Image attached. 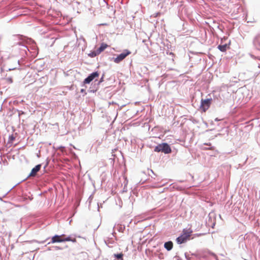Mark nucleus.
<instances>
[{"label":"nucleus","mask_w":260,"mask_h":260,"mask_svg":"<svg viewBox=\"0 0 260 260\" xmlns=\"http://www.w3.org/2000/svg\"><path fill=\"white\" fill-rule=\"evenodd\" d=\"M108 47V45L105 43H102L101 46L96 50L98 53L100 54Z\"/></svg>","instance_id":"nucleus-10"},{"label":"nucleus","mask_w":260,"mask_h":260,"mask_svg":"<svg viewBox=\"0 0 260 260\" xmlns=\"http://www.w3.org/2000/svg\"><path fill=\"white\" fill-rule=\"evenodd\" d=\"M192 233V230L189 228L188 229H184L182 234L176 239L178 244H181L185 243L189 239V238Z\"/></svg>","instance_id":"nucleus-1"},{"label":"nucleus","mask_w":260,"mask_h":260,"mask_svg":"<svg viewBox=\"0 0 260 260\" xmlns=\"http://www.w3.org/2000/svg\"><path fill=\"white\" fill-rule=\"evenodd\" d=\"M230 48V44H224V45H219L218 46V49L222 52H225L227 49Z\"/></svg>","instance_id":"nucleus-7"},{"label":"nucleus","mask_w":260,"mask_h":260,"mask_svg":"<svg viewBox=\"0 0 260 260\" xmlns=\"http://www.w3.org/2000/svg\"><path fill=\"white\" fill-rule=\"evenodd\" d=\"M99 74L97 72H94L89 75L85 80H84V84H89L95 78L98 77Z\"/></svg>","instance_id":"nucleus-5"},{"label":"nucleus","mask_w":260,"mask_h":260,"mask_svg":"<svg viewBox=\"0 0 260 260\" xmlns=\"http://www.w3.org/2000/svg\"><path fill=\"white\" fill-rule=\"evenodd\" d=\"M173 246V243L172 241H168L165 243L164 247L168 251L171 250Z\"/></svg>","instance_id":"nucleus-9"},{"label":"nucleus","mask_w":260,"mask_h":260,"mask_svg":"<svg viewBox=\"0 0 260 260\" xmlns=\"http://www.w3.org/2000/svg\"><path fill=\"white\" fill-rule=\"evenodd\" d=\"M212 101V99H202L200 108L203 112H205L209 109Z\"/></svg>","instance_id":"nucleus-3"},{"label":"nucleus","mask_w":260,"mask_h":260,"mask_svg":"<svg viewBox=\"0 0 260 260\" xmlns=\"http://www.w3.org/2000/svg\"><path fill=\"white\" fill-rule=\"evenodd\" d=\"M258 67L260 68V64H259L258 65Z\"/></svg>","instance_id":"nucleus-18"},{"label":"nucleus","mask_w":260,"mask_h":260,"mask_svg":"<svg viewBox=\"0 0 260 260\" xmlns=\"http://www.w3.org/2000/svg\"><path fill=\"white\" fill-rule=\"evenodd\" d=\"M41 168V165L39 164L37 165L35 168H34L31 171L28 177H35L37 172H39Z\"/></svg>","instance_id":"nucleus-6"},{"label":"nucleus","mask_w":260,"mask_h":260,"mask_svg":"<svg viewBox=\"0 0 260 260\" xmlns=\"http://www.w3.org/2000/svg\"><path fill=\"white\" fill-rule=\"evenodd\" d=\"M7 80H8V81L10 83H12L13 82V79L12 78H8L7 79Z\"/></svg>","instance_id":"nucleus-15"},{"label":"nucleus","mask_w":260,"mask_h":260,"mask_svg":"<svg viewBox=\"0 0 260 260\" xmlns=\"http://www.w3.org/2000/svg\"><path fill=\"white\" fill-rule=\"evenodd\" d=\"M154 151L156 152H160L161 151H162V145L161 144H159L156 147H155Z\"/></svg>","instance_id":"nucleus-11"},{"label":"nucleus","mask_w":260,"mask_h":260,"mask_svg":"<svg viewBox=\"0 0 260 260\" xmlns=\"http://www.w3.org/2000/svg\"><path fill=\"white\" fill-rule=\"evenodd\" d=\"M206 144L207 145H211L210 143H209V144Z\"/></svg>","instance_id":"nucleus-17"},{"label":"nucleus","mask_w":260,"mask_h":260,"mask_svg":"<svg viewBox=\"0 0 260 260\" xmlns=\"http://www.w3.org/2000/svg\"><path fill=\"white\" fill-rule=\"evenodd\" d=\"M131 53V52L129 50H125L122 53L118 55L117 57L114 59V61L115 63H118Z\"/></svg>","instance_id":"nucleus-4"},{"label":"nucleus","mask_w":260,"mask_h":260,"mask_svg":"<svg viewBox=\"0 0 260 260\" xmlns=\"http://www.w3.org/2000/svg\"><path fill=\"white\" fill-rule=\"evenodd\" d=\"M98 54H99V53H98V51L96 50V51H93V52H91L90 54H89V56L91 57H94Z\"/></svg>","instance_id":"nucleus-13"},{"label":"nucleus","mask_w":260,"mask_h":260,"mask_svg":"<svg viewBox=\"0 0 260 260\" xmlns=\"http://www.w3.org/2000/svg\"><path fill=\"white\" fill-rule=\"evenodd\" d=\"M114 256L115 257L118 259L123 260V254L122 253L119 254H114Z\"/></svg>","instance_id":"nucleus-12"},{"label":"nucleus","mask_w":260,"mask_h":260,"mask_svg":"<svg viewBox=\"0 0 260 260\" xmlns=\"http://www.w3.org/2000/svg\"><path fill=\"white\" fill-rule=\"evenodd\" d=\"M205 149H206V150H207V149H209V150H213V149H214V147H211L209 148H205Z\"/></svg>","instance_id":"nucleus-16"},{"label":"nucleus","mask_w":260,"mask_h":260,"mask_svg":"<svg viewBox=\"0 0 260 260\" xmlns=\"http://www.w3.org/2000/svg\"><path fill=\"white\" fill-rule=\"evenodd\" d=\"M65 241H72L73 242H76V238H71L70 237H66L64 235H55L53 236L51 239V243H54L56 242H62Z\"/></svg>","instance_id":"nucleus-2"},{"label":"nucleus","mask_w":260,"mask_h":260,"mask_svg":"<svg viewBox=\"0 0 260 260\" xmlns=\"http://www.w3.org/2000/svg\"><path fill=\"white\" fill-rule=\"evenodd\" d=\"M170 55L171 56V59L173 61H174V56H175V55L174 53L171 52L170 53Z\"/></svg>","instance_id":"nucleus-14"},{"label":"nucleus","mask_w":260,"mask_h":260,"mask_svg":"<svg viewBox=\"0 0 260 260\" xmlns=\"http://www.w3.org/2000/svg\"><path fill=\"white\" fill-rule=\"evenodd\" d=\"M172 151L170 146L167 144L164 143V153L168 154Z\"/></svg>","instance_id":"nucleus-8"}]
</instances>
